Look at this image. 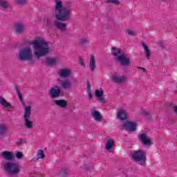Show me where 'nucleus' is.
I'll use <instances>...</instances> for the list:
<instances>
[{
    "label": "nucleus",
    "instance_id": "31",
    "mask_svg": "<svg viewBox=\"0 0 177 177\" xmlns=\"http://www.w3.org/2000/svg\"><path fill=\"white\" fill-rule=\"evenodd\" d=\"M88 42H89V41L86 38H82L80 39V44L82 45H85V44H88Z\"/></svg>",
    "mask_w": 177,
    "mask_h": 177
},
{
    "label": "nucleus",
    "instance_id": "29",
    "mask_svg": "<svg viewBox=\"0 0 177 177\" xmlns=\"http://www.w3.org/2000/svg\"><path fill=\"white\" fill-rule=\"evenodd\" d=\"M17 93L20 102L23 103V97L21 96V93H20V91L19 90V88H17Z\"/></svg>",
    "mask_w": 177,
    "mask_h": 177
},
{
    "label": "nucleus",
    "instance_id": "26",
    "mask_svg": "<svg viewBox=\"0 0 177 177\" xmlns=\"http://www.w3.org/2000/svg\"><path fill=\"white\" fill-rule=\"evenodd\" d=\"M9 6V1L8 0H0V8L1 9H6Z\"/></svg>",
    "mask_w": 177,
    "mask_h": 177
},
{
    "label": "nucleus",
    "instance_id": "7",
    "mask_svg": "<svg viewBox=\"0 0 177 177\" xmlns=\"http://www.w3.org/2000/svg\"><path fill=\"white\" fill-rule=\"evenodd\" d=\"M31 115V106H26L25 108V113L24 115V125L27 129H32L34 127V123L32 121L30 120V117Z\"/></svg>",
    "mask_w": 177,
    "mask_h": 177
},
{
    "label": "nucleus",
    "instance_id": "13",
    "mask_svg": "<svg viewBox=\"0 0 177 177\" xmlns=\"http://www.w3.org/2000/svg\"><path fill=\"white\" fill-rule=\"evenodd\" d=\"M50 95L52 97H59L60 96V87L59 86H54L50 90Z\"/></svg>",
    "mask_w": 177,
    "mask_h": 177
},
{
    "label": "nucleus",
    "instance_id": "23",
    "mask_svg": "<svg viewBox=\"0 0 177 177\" xmlns=\"http://www.w3.org/2000/svg\"><path fill=\"white\" fill-rule=\"evenodd\" d=\"M14 27L18 34H21L24 31V26L21 24H16L14 25Z\"/></svg>",
    "mask_w": 177,
    "mask_h": 177
},
{
    "label": "nucleus",
    "instance_id": "4",
    "mask_svg": "<svg viewBox=\"0 0 177 177\" xmlns=\"http://www.w3.org/2000/svg\"><path fill=\"white\" fill-rule=\"evenodd\" d=\"M111 52L115 62L119 63L120 66H127L131 64V59L125 55L121 53V49L112 47Z\"/></svg>",
    "mask_w": 177,
    "mask_h": 177
},
{
    "label": "nucleus",
    "instance_id": "2",
    "mask_svg": "<svg viewBox=\"0 0 177 177\" xmlns=\"http://www.w3.org/2000/svg\"><path fill=\"white\" fill-rule=\"evenodd\" d=\"M30 45H32L33 54L37 59L46 56L50 52V48H49V43L41 37H38L30 42Z\"/></svg>",
    "mask_w": 177,
    "mask_h": 177
},
{
    "label": "nucleus",
    "instance_id": "28",
    "mask_svg": "<svg viewBox=\"0 0 177 177\" xmlns=\"http://www.w3.org/2000/svg\"><path fill=\"white\" fill-rule=\"evenodd\" d=\"M87 88H88V99H92V97H93V95H92V92H91V86L89 85V83H87Z\"/></svg>",
    "mask_w": 177,
    "mask_h": 177
},
{
    "label": "nucleus",
    "instance_id": "10",
    "mask_svg": "<svg viewBox=\"0 0 177 177\" xmlns=\"http://www.w3.org/2000/svg\"><path fill=\"white\" fill-rule=\"evenodd\" d=\"M124 129L129 132H133L136 131V124L132 122L127 121L124 124Z\"/></svg>",
    "mask_w": 177,
    "mask_h": 177
},
{
    "label": "nucleus",
    "instance_id": "14",
    "mask_svg": "<svg viewBox=\"0 0 177 177\" xmlns=\"http://www.w3.org/2000/svg\"><path fill=\"white\" fill-rule=\"evenodd\" d=\"M140 140L145 145V146H150L151 145V140L149 138L147 134L142 133L139 136Z\"/></svg>",
    "mask_w": 177,
    "mask_h": 177
},
{
    "label": "nucleus",
    "instance_id": "11",
    "mask_svg": "<svg viewBox=\"0 0 177 177\" xmlns=\"http://www.w3.org/2000/svg\"><path fill=\"white\" fill-rule=\"evenodd\" d=\"M95 96L101 104H104V103H106V100H104V97H103V89L99 88L95 90Z\"/></svg>",
    "mask_w": 177,
    "mask_h": 177
},
{
    "label": "nucleus",
    "instance_id": "16",
    "mask_svg": "<svg viewBox=\"0 0 177 177\" xmlns=\"http://www.w3.org/2000/svg\"><path fill=\"white\" fill-rule=\"evenodd\" d=\"M58 61L59 59L56 57H47L46 58L45 64H47V66H55L57 64Z\"/></svg>",
    "mask_w": 177,
    "mask_h": 177
},
{
    "label": "nucleus",
    "instance_id": "19",
    "mask_svg": "<svg viewBox=\"0 0 177 177\" xmlns=\"http://www.w3.org/2000/svg\"><path fill=\"white\" fill-rule=\"evenodd\" d=\"M89 66L91 71H95V70H96V60L95 59V56L93 55L90 56Z\"/></svg>",
    "mask_w": 177,
    "mask_h": 177
},
{
    "label": "nucleus",
    "instance_id": "3",
    "mask_svg": "<svg viewBox=\"0 0 177 177\" xmlns=\"http://www.w3.org/2000/svg\"><path fill=\"white\" fill-rule=\"evenodd\" d=\"M2 167L5 172H6L8 175H10L11 176H15L16 175H19L21 169L20 164L16 162H4L2 163Z\"/></svg>",
    "mask_w": 177,
    "mask_h": 177
},
{
    "label": "nucleus",
    "instance_id": "35",
    "mask_svg": "<svg viewBox=\"0 0 177 177\" xmlns=\"http://www.w3.org/2000/svg\"><path fill=\"white\" fill-rule=\"evenodd\" d=\"M17 3L19 5H23V3H26V0H17Z\"/></svg>",
    "mask_w": 177,
    "mask_h": 177
},
{
    "label": "nucleus",
    "instance_id": "27",
    "mask_svg": "<svg viewBox=\"0 0 177 177\" xmlns=\"http://www.w3.org/2000/svg\"><path fill=\"white\" fill-rule=\"evenodd\" d=\"M55 103L57 106H59V107H66L67 106V103H66V101L63 100H55Z\"/></svg>",
    "mask_w": 177,
    "mask_h": 177
},
{
    "label": "nucleus",
    "instance_id": "9",
    "mask_svg": "<svg viewBox=\"0 0 177 177\" xmlns=\"http://www.w3.org/2000/svg\"><path fill=\"white\" fill-rule=\"evenodd\" d=\"M112 80L113 82H116L117 84H124L127 81V76L115 74L113 75Z\"/></svg>",
    "mask_w": 177,
    "mask_h": 177
},
{
    "label": "nucleus",
    "instance_id": "24",
    "mask_svg": "<svg viewBox=\"0 0 177 177\" xmlns=\"http://www.w3.org/2000/svg\"><path fill=\"white\" fill-rule=\"evenodd\" d=\"M142 46L144 49L145 55H146V59H147V60H149V59H150V50L149 49V47L147 46V45H146L145 43H142Z\"/></svg>",
    "mask_w": 177,
    "mask_h": 177
},
{
    "label": "nucleus",
    "instance_id": "32",
    "mask_svg": "<svg viewBox=\"0 0 177 177\" xmlns=\"http://www.w3.org/2000/svg\"><path fill=\"white\" fill-rule=\"evenodd\" d=\"M142 115H149V111L145 110V109H141Z\"/></svg>",
    "mask_w": 177,
    "mask_h": 177
},
{
    "label": "nucleus",
    "instance_id": "36",
    "mask_svg": "<svg viewBox=\"0 0 177 177\" xmlns=\"http://www.w3.org/2000/svg\"><path fill=\"white\" fill-rule=\"evenodd\" d=\"M80 64H82L83 67H85V62H84V59L82 57L80 58Z\"/></svg>",
    "mask_w": 177,
    "mask_h": 177
},
{
    "label": "nucleus",
    "instance_id": "17",
    "mask_svg": "<svg viewBox=\"0 0 177 177\" xmlns=\"http://www.w3.org/2000/svg\"><path fill=\"white\" fill-rule=\"evenodd\" d=\"M44 158H45V153H44L43 150H38L36 157L32 158L31 161L35 162L38 161V160H42Z\"/></svg>",
    "mask_w": 177,
    "mask_h": 177
},
{
    "label": "nucleus",
    "instance_id": "5",
    "mask_svg": "<svg viewBox=\"0 0 177 177\" xmlns=\"http://www.w3.org/2000/svg\"><path fill=\"white\" fill-rule=\"evenodd\" d=\"M19 57L20 60H24L28 62H29L30 60H32L34 57V54H32L31 47L28 46L21 49L19 50Z\"/></svg>",
    "mask_w": 177,
    "mask_h": 177
},
{
    "label": "nucleus",
    "instance_id": "33",
    "mask_svg": "<svg viewBox=\"0 0 177 177\" xmlns=\"http://www.w3.org/2000/svg\"><path fill=\"white\" fill-rule=\"evenodd\" d=\"M107 2L115 3V5H120V1H118V0H107Z\"/></svg>",
    "mask_w": 177,
    "mask_h": 177
},
{
    "label": "nucleus",
    "instance_id": "25",
    "mask_svg": "<svg viewBox=\"0 0 177 177\" xmlns=\"http://www.w3.org/2000/svg\"><path fill=\"white\" fill-rule=\"evenodd\" d=\"M8 132V127L5 124H0V135H5Z\"/></svg>",
    "mask_w": 177,
    "mask_h": 177
},
{
    "label": "nucleus",
    "instance_id": "21",
    "mask_svg": "<svg viewBox=\"0 0 177 177\" xmlns=\"http://www.w3.org/2000/svg\"><path fill=\"white\" fill-rule=\"evenodd\" d=\"M0 104L3 107H6V109H11L12 104H10L3 97H0Z\"/></svg>",
    "mask_w": 177,
    "mask_h": 177
},
{
    "label": "nucleus",
    "instance_id": "30",
    "mask_svg": "<svg viewBox=\"0 0 177 177\" xmlns=\"http://www.w3.org/2000/svg\"><path fill=\"white\" fill-rule=\"evenodd\" d=\"M16 158H17V160H21V158H23V153L20 151L17 152Z\"/></svg>",
    "mask_w": 177,
    "mask_h": 177
},
{
    "label": "nucleus",
    "instance_id": "22",
    "mask_svg": "<svg viewBox=\"0 0 177 177\" xmlns=\"http://www.w3.org/2000/svg\"><path fill=\"white\" fill-rule=\"evenodd\" d=\"M61 86L64 88V89H70V88H71V82L68 80H63L61 82Z\"/></svg>",
    "mask_w": 177,
    "mask_h": 177
},
{
    "label": "nucleus",
    "instance_id": "37",
    "mask_svg": "<svg viewBox=\"0 0 177 177\" xmlns=\"http://www.w3.org/2000/svg\"><path fill=\"white\" fill-rule=\"evenodd\" d=\"M139 70H142L143 71H146V68H142V67H138Z\"/></svg>",
    "mask_w": 177,
    "mask_h": 177
},
{
    "label": "nucleus",
    "instance_id": "8",
    "mask_svg": "<svg viewBox=\"0 0 177 177\" xmlns=\"http://www.w3.org/2000/svg\"><path fill=\"white\" fill-rule=\"evenodd\" d=\"M58 75L61 78H68L71 77V69L68 68H62L59 71Z\"/></svg>",
    "mask_w": 177,
    "mask_h": 177
},
{
    "label": "nucleus",
    "instance_id": "15",
    "mask_svg": "<svg viewBox=\"0 0 177 177\" xmlns=\"http://www.w3.org/2000/svg\"><path fill=\"white\" fill-rule=\"evenodd\" d=\"M117 118L120 121H124V120H127L128 118V114L127 113V111L124 109H120L117 112Z\"/></svg>",
    "mask_w": 177,
    "mask_h": 177
},
{
    "label": "nucleus",
    "instance_id": "18",
    "mask_svg": "<svg viewBox=\"0 0 177 177\" xmlns=\"http://www.w3.org/2000/svg\"><path fill=\"white\" fill-rule=\"evenodd\" d=\"M115 146V142L113 139H109L106 141V144L105 145L106 150H108V151H110L111 149H114V147Z\"/></svg>",
    "mask_w": 177,
    "mask_h": 177
},
{
    "label": "nucleus",
    "instance_id": "1",
    "mask_svg": "<svg viewBox=\"0 0 177 177\" xmlns=\"http://www.w3.org/2000/svg\"><path fill=\"white\" fill-rule=\"evenodd\" d=\"M52 15L53 17L57 20L55 21V27L61 31H66L67 26L60 21L71 20V10L68 7L64 6L62 0H55L54 10Z\"/></svg>",
    "mask_w": 177,
    "mask_h": 177
},
{
    "label": "nucleus",
    "instance_id": "6",
    "mask_svg": "<svg viewBox=\"0 0 177 177\" xmlns=\"http://www.w3.org/2000/svg\"><path fill=\"white\" fill-rule=\"evenodd\" d=\"M132 158L136 162H138L140 165L146 164V152L142 150H138L133 153Z\"/></svg>",
    "mask_w": 177,
    "mask_h": 177
},
{
    "label": "nucleus",
    "instance_id": "20",
    "mask_svg": "<svg viewBox=\"0 0 177 177\" xmlns=\"http://www.w3.org/2000/svg\"><path fill=\"white\" fill-rule=\"evenodd\" d=\"M92 117L96 121V122H100L102 121V114L99 111H93L92 112Z\"/></svg>",
    "mask_w": 177,
    "mask_h": 177
},
{
    "label": "nucleus",
    "instance_id": "34",
    "mask_svg": "<svg viewBox=\"0 0 177 177\" xmlns=\"http://www.w3.org/2000/svg\"><path fill=\"white\" fill-rule=\"evenodd\" d=\"M127 32L129 35H131V37H135V32H133L132 30H128Z\"/></svg>",
    "mask_w": 177,
    "mask_h": 177
},
{
    "label": "nucleus",
    "instance_id": "12",
    "mask_svg": "<svg viewBox=\"0 0 177 177\" xmlns=\"http://www.w3.org/2000/svg\"><path fill=\"white\" fill-rule=\"evenodd\" d=\"M1 156L4 158V160H7L8 161H12V160L15 158L13 152L9 151H4L1 152Z\"/></svg>",
    "mask_w": 177,
    "mask_h": 177
}]
</instances>
